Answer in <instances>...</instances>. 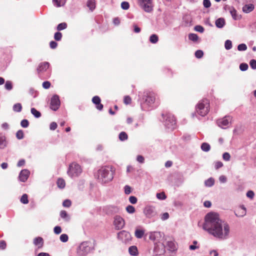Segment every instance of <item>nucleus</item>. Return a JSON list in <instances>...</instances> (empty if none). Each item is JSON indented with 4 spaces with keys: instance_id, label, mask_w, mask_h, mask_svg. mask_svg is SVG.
I'll list each match as a JSON object with an SVG mask.
<instances>
[{
    "instance_id": "864d4df0",
    "label": "nucleus",
    "mask_w": 256,
    "mask_h": 256,
    "mask_svg": "<svg viewBox=\"0 0 256 256\" xmlns=\"http://www.w3.org/2000/svg\"><path fill=\"white\" fill-rule=\"evenodd\" d=\"M222 158L226 161H228L230 160V156L228 152H224L222 154Z\"/></svg>"
},
{
    "instance_id": "de8ad7c7",
    "label": "nucleus",
    "mask_w": 256,
    "mask_h": 256,
    "mask_svg": "<svg viewBox=\"0 0 256 256\" xmlns=\"http://www.w3.org/2000/svg\"><path fill=\"white\" fill-rule=\"evenodd\" d=\"M248 64L246 63H242L240 65V69L242 71H246L248 69Z\"/></svg>"
},
{
    "instance_id": "a878e982",
    "label": "nucleus",
    "mask_w": 256,
    "mask_h": 256,
    "mask_svg": "<svg viewBox=\"0 0 256 256\" xmlns=\"http://www.w3.org/2000/svg\"><path fill=\"white\" fill-rule=\"evenodd\" d=\"M52 2L55 6L60 7L65 4L66 0H52Z\"/></svg>"
},
{
    "instance_id": "c03bdc74",
    "label": "nucleus",
    "mask_w": 256,
    "mask_h": 256,
    "mask_svg": "<svg viewBox=\"0 0 256 256\" xmlns=\"http://www.w3.org/2000/svg\"><path fill=\"white\" fill-rule=\"evenodd\" d=\"M60 239L61 242H68V237L66 234H61V236H60Z\"/></svg>"
},
{
    "instance_id": "0eeeda50",
    "label": "nucleus",
    "mask_w": 256,
    "mask_h": 256,
    "mask_svg": "<svg viewBox=\"0 0 256 256\" xmlns=\"http://www.w3.org/2000/svg\"><path fill=\"white\" fill-rule=\"evenodd\" d=\"M162 116L164 120V125L166 127L170 130H174L176 124L174 116L170 114H166L165 116L162 114Z\"/></svg>"
},
{
    "instance_id": "774afa93",
    "label": "nucleus",
    "mask_w": 256,
    "mask_h": 256,
    "mask_svg": "<svg viewBox=\"0 0 256 256\" xmlns=\"http://www.w3.org/2000/svg\"><path fill=\"white\" fill-rule=\"evenodd\" d=\"M50 48L52 49L56 48L58 46V44L54 41H51L50 43Z\"/></svg>"
},
{
    "instance_id": "e2e57ef3",
    "label": "nucleus",
    "mask_w": 256,
    "mask_h": 256,
    "mask_svg": "<svg viewBox=\"0 0 256 256\" xmlns=\"http://www.w3.org/2000/svg\"><path fill=\"white\" fill-rule=\"evenodd\" d=\"M54 231L56 234H58L62 232V228L60 226H56L54 228Z\"/></svg>"
},
{
    "instance_id": "423d86ee",
    "label": "nucleus",
    "mask_w": 256,
    "mask_h": 256,
    "mask_svg": "<svg viewBox=\"0 0 256 256\" xmlns=\"http://www.w3.org/2000/svg\"><path fill=\"white\" fill-rule=\"evenodd\" d=\"M67 172L71 178L78 176L82 172V168L79 164L74 162L70 165Z\"/></svg>"
},
{
    "instance_id": "4be33fe9",
    "label": "nucleus",
    "mask_w": 256,
    "mask_h": 256,
    "mask_svg": "<svg viewBox=\"0 0 256 256\" xmlns=\"http://www.w3.org/2000/svg\"><path fill=\"white\" fill-rule=\"evenodd\" d=\"M44 244V240L41 237H36L34 240V244L35 246H38V248L42 247Z\"/></svg>"
},
{
    "instance_id": "f8f14e48",
    "label": "nucleus",
    "mask_w": 256,
    "mask_h": 256,
    "mask_svg": "<svg viewBox=\"0 0 256 256\" xmlns=\"http://www.w3.org/2000/svg\"><path fill=\"white\" fill-rule=\"evenodd\" d=\"M114 224L116 229L119 230L124 227L125 222L122 217L120 216H116L114 218Z\"/></svg>"
},
{
    "instance_id": "4468645a",
    "label": "nucleus",
    "mask_w": 256,
    "mask_h": 256,
    "mask_svg": "<svg viewBox=\"0 0 256 256\" xmlns=\"http://www.w3.org/2000/svg\"><path fill=\"white\" fill-rule=\"evenodd\" d=\"M30 175V172L26 169L22 170L20 171L18 178L20 182H25L28 178Z\"/></svg>"
},
{
    "instance_id": "c9c22d12",
    "label": "nucleus",
    "mask_w": 256,
    "mask_h": 256,
    "mask_svg": "<svg viewBox=\"0 0 256 256\" xmlns=\"http://www.w3.org/2000/svg\"><path fill=\"white\" fill-rule=\"evenodd\" d=\"M224 48L226 50H229L232 48V42L231 40H228L225 42Z\"/></svg>"
},
{
    "instance_id": "79ce46f5",
    "label": "nucleus",
    "mask_w": 256,
    "mask_h": 256,
    "mask_svg": "<svg viewBox=\"0 0 256 256\" xmlns=\"http://www.w3.org/2000/svg\"><path fill=\"white\" fill-rule=\"evenodd\" d=\"M4 88L8 90H12V82L10 81L7 80L5 83Z\"/></svg>"
},
{
    "instance_id": "5fc2aeb1",
    "label": "nucleus",
    "mask_w": 256,
    "mask_h": 256,
    "mask_svg": "<svg viewBox=\"0 0 256 256\" xmlns=\"http://www.w3.org/2000/svg\"><path fill=\"white\" fill-rule=\"evenodd\" d=\"M124 193L126 194H129L132 192V188H131L130 186L128 185H126L124 186Z\"/></svg>"
},
{
    "instance_id": "2eb2a0df",
    "label": "nucleus",
    "mask_w": 256,
    "mask_h": 256,
    "mask_svg": "<svg viewBox=\"0 0 256 256\" xmlns=\"http://www.w3.org/2000/svg\"><path fill=\"white\" fill-rule=\"evenodd\" d=\"M246 208L244 205L240 206L234 212L235 215L238 217H243L246 214Z\"/></svg>"
},
{
    "instance_id": "e433bc0d",
    "label": "nucleus",
    "mask_w": 256,
    "mask_h": 256,
    "mask_svg": "<svg viewBox=\"0 0 256 256\" xmlns=\"http://www.w3.org/2000/svg\"><path fill=\"white\" fill-rule=\"evenodd\" d=\"M20 202L24 204H27L28 202V196L26 194H24L20 198Z\"/></svg>"
},
{
    "instance_id": "bb28decb",
    "label": "nucleus",
    "mask_w": 256,
    "mask_h": 256,
    "mask_svg": "<svg viewBox=\"0 0 256 256\" xmlns=\"http://www.w3.org/2000/svg\"><path fill=\"white\" fill-rule=\"evenodd\" d=\"M214 184V180L212 178H210L205 180L204 182V184L206 186L208 187H211Z\"/></svg>"
},
{
    "instance_id": "6e6552de",
    "label": "nucleus",
    "mask_w": 256,
    "mask_h": 256,
    "mask_svg": "<svg viewBox=\"0 0 256 256\" xmlns=\"http://www.w3.org/2000/svg\"><path fill=\"white\" fill-rule=\"evenodd\" d=\"M140 6L146 12H151L153 10L154 6L152 0H138Z\"/></svg>"
},
{
    "instance_id": "13d9d810",
    "label": "nucleus",
    "mask_w": 256,
    "mask_h": 256,
    "mask_svg": "<svg viewBox=\"0 0 256 256\" xmlns=\"http://www.w3.org/2000/svg\"><path fill=\"white\" fill-rule=\"evenodd\" d=\"M194 30L198 32H204V28L200 25H197L195 26Z\"/></svg>"
},
{
    "instance_id": "603ef678",
    "label": "nucleus",
    "mask_w": 256,
    "mask_h": 256,
    "mask_svg": "<svg viewBox=\"0 0 256 256\" xmlns=\"http://www.w3.org/2000/svg\"><path fill=\"white\" fill-rule=\"evenodd\" d=\"M204 52L202 50H197L195 52V56L196 58H200L202 57Z\"/></svg>"
},
{
    "instance_id": "72a5a7b5",
    "label": "nucleus",
    "mask_w": 256,
    "mask_h": 256,
    "mask_svg": "<svg viewBox=\"0 0 256 256\" xmlns=\"http://www.w3.org/2000/svg\"><path fill=\"white\" fill-rule=\"evenodd\" d=\"M158 40V36L156 34H153L150 38V41L152 44H156Z\"/></svg>"
},
{
    "instance_id": "f257e3e1",
    "label": "nucleus",
    "mask_w": 256,
    "mask_h": 256,
    "mask_svg": "<svg viewBox=\"0 0 256 256\" xmlns=\"http://www.w3.org/2000/svg\"><path fill=\"white\" fill-rule=\"evenodd\" d=\"M202 228L210 234L221 240L227 239L230 232L229 225L227 223L222 224L219 215L214 212L206 215Z\"/></svg>"
},
{
    "instance_id": "f3484780",
    "label": "nucleus",
    "mask_w": 256,
    "mask_h": 256,
    "mask_svg": "<svg viewBox=\"0 0 256 256\" xmlns=\"http://www.w3.org/2000/svg\"><path fill=\"white\" fill-rule=\"evenodd\" d=\"M50 64L48 62H41L38 65L37 68V72L39 74L42 72H44L46 70L49 68Z\"/></svg>"
},
{
    "instance_id": "c85d7f7f",
    "label": "nucleus",
    "mask_w": 256,
    "mask_h": 256,
    "mask_svg": "<svg viewBox=\"0 0 256 256\" xmlns=\"http://www.w3.org/2000/svg\"><path fill=\"white\" fill-rule=\"evenodd\" d=\"M58 186L60 188H64L65 187V181L62 178H58L56 182Z\"/></svg>"
},
{
    "instance_id": "f704fd0d",
    "label": "nucleus",
    "mask_w": 256,
    "mask_h": 256,
    "mask_svg": "<svg viewBox=\"0 0 256 256\" xmlns=\"http://www.w3.org/2000/svg\"><path fill=\"white\" fill-rule=\"evenodd\" d=\"M108 210L114 213H118L120 211V208L118 206H110Z\"/></svg>"
},
{
    "instance_id": "4c0bfd02",
    "label": "nucleus",
    "mask_w": 256,
    "mask_h": 256,
    "mask_svg": "<svg viewBox=\"0 0 256 256\" xmlns=\"http://www.w3.org/2000/svg\"><path fill=\"white\" fill-rule=\"evenodd\" d=\"M166 244L168 246L170 250L172 251L174 250L176 248L175 244L174 242L172 241H168L166 242Z\"/></svg>"
},
{
    "instance_id": "8fccbe9b",
    "label": "nucleus",
    "mask_w": 256,
    "mask_h": 256,
    "mask_svg": "<svg viewBox=\"0 0 256 256\" xmlns=\"http://www.w3.org/2000/svg\"><path fill=\"white\" fill-rule=\"evenodd\" d=\"M62 38V34L60 32H56L54 34V38L56 40L60 41L61 40Z\"/></svg>"
},
{
    "instance_id": "3c124183",
    "label": "nucleus",
    "mask_w": 256,
    "mask_h": 256,
    "mask_svg": "<svg viewBox=\"0 0 256 256\" xmlns=\"http://www.w3.org/2000/svg\"><path fill=\"white\" fill-rule=\"evenodd\" d=\"M247 49V46L244 44H240L238 46V50L239 51H244Z\"/></svg>"
},
{
    "instance_id": "1a4fd4ad",
    "label": "nucleus",
    "mask_w": 256,
    "mask_h": 256,
    "mask_svg": "<svg viewBox=\"0 0 256 256\" xmlns=\"http://www.w3.org/2000/svg\"><path fill=\"white\" fill-rule=\"evenodd\" d=\"M232 117L230 116H226L222 118L217 120L216 123L218 126L222 128H226L229 124L231 123Z\"/></svg>"
},
{
    "instance_id": "20e7f679",
    "label": "nucleus",
    "mask_w": 256,
    "mask_h": 256,
    "mask_svg": "<svg viewBox=\"0 0 256 256\" xmlns=\"http://www.w3.org/2000/svg\"><path fill=\"white\" fill-rule=\"evenodd\" d=\"M210 104L208 100H203L196 106V112L202 116H206L210 110Z\"/></svg>"
},
{
    "instance_id": "ddd939ff",
    "label": "nucleus",
    "mask_w": 256,
    "mask_h": 256,
    "mask_svg": "<svg viewBox=\"0 0 256 256\" xmlns=\"http://www.w3.org/2000/svg\"><path fill=\"white\" fill-rule=\"evenodd\" d=\"M144 213L148 218H152L156 214L154 208L151 206H146L144 210Z\"/></svg>"
},
{
    "instance_id": "bf43d9fd",
    "label": "nucleus",
    "mask_w": 256,
    "mask_h": 256,
    "mask_svg": "<svg viewBox=\"0 0 256 256\" xmlns=\"http://www.w3.org/2000/svg\"><path fill=\"white\" fill-rule=\"evenodd\" d=\"M129 201L132 204H135L137 202V198L134 196H130L129 198Z\"/></svg>"
},
{
    "instance_id": "2f4dec72",
    "label": "nucleus",
    "mask_w": 256,
    "mask_h": 256,
    "mask_svg": "<svg viewBox=\"0 0 256 256\" xmlns=\"http://www.w3.org/2000/svg\"><path fill=\"white\" fill-rule=\"evenodd\" d=\"M31 113L36 118H39L41 116V114L40 112L38 111L35 108H32L30 110Z\"/></svg>"
},
{
    "instance_id": "49530a36",
    "label": "nucleus",
    "mask_w": 256,
    "mask_h": 256,
    "mask_svg": "<svg viewBox=\"0 0 256 256\" xmlns=\"http://www.w3.org/2000/svg\"><path fill=\"white\" fill-rule=\"evenodd\" d=\"M20 125L22 128H26L29 126V122L26 119L22 120L20 122Z\"/></svg>"
},
{
    "instance_id": "dca6fc26",
    "label": "nucleus",
    "mask_w": 256,
    "mask_h": 256,
    "mask_svg": "<svg viewBox=\"0 0 256 256\" xmlns=\"http://www.w3.org/2000/svg\"><path fill=\"white\" fill-rule=\"evenodd\" d=\"M100 98L98 96H94L92 99V102L96 105V108L99 110H102L103 108V105L100 103Z\"/></svg>"
},
{
    "instance_id": "37998d69",
    "label": "nucleus",
    "mask_w": 256,
    "mask_h": 256,
    "mask_svg": "<svg viewBox=\"0 0 256 256\" xmlns=\"http://www.w3.org/2000/svg\"><path fill=\"white\" fill-rule=\"evenodd\" d=\"M121 8L124 10H127L130 8V4L127 2H123L121 3Z\"/></svg>"
},
{
    "instance_id": "b1692460",
    "label": "nucleus",
    "mask_w": 256,
    "mask_h": 256,
    "mask_svg": "<svg viewBox=\"0 0 256 256\" xmlns=\"http://www.w3.org/2000/svg\"><path fill=\"white\" fill-rule=\"evenodd\" d=\"M60 216L66 222H68L70 220V217L66 210H62L60 212Z\"/></svg>"
},
{
    "instance_id": "9b49d317",
    "label": "nucleus",
    "mask_w": 256,
    "mask_h": 256,
    "mask_svg": "<svg viewBox=\"0 0 256 256\" xmlns=\"http://www.w3.org/2000/svg\"><path fill=\"white\" fill-rule=\"evenodd\" d=\"M118 238L123 242L126 243L131 240V235L128 232L122 230L118 234Z\"/></svg>"
},
{
    "instance_id": "c756f323",
    "label": "nucleus",
    "mask_w": 256,
    "mask_h": 256,
    "mask_svg": "<svg viewBox=\"0 0 256 256\" xmlns=\"http://www.w3.org/2000/svg\"><path fill=\"white\" fill-rule=\"evenodd\" d=\"M118 138L121 141H124L127 140L128 138V136L126 133L124 132H122L120 133L118 136Z\"/></svg>"
},
{
    "instance_id": "aec40b11",
    "label": "nucleus",
    "mask_w": 256,
    "mask_h": 256,
    "mask_svg": "<svg viewBox=\"0 0 256 256\" xmlns=\"http://www.w3.org/2000/svg\"><path fill=\"white\" fill-rule=\"evenodd\" d=\"M254 8L253 4H248L244 5L242 8V11L245 13H249L252 12Z\"/></svg>"
},
{
    "instance_id": "ea45409f",
    "label": "nucleus",
    "mask_w": 256,
    "mask_h": 256,
    "mask_svg": "<svg viewBox=\"0 0 256 256\" xmlns=\"http://www.w3.org/2000/svg\"><path fill=\"white\" fill-rule=\"evenodd\" d=\"M67 27V24L66 22H62L58 24L57 26L58 30H62L66 29Z\"/></svg>"
},
{
    "instance_id": "a211bd4d",
    "label": "nucleus",
    "mask_w": 256,
    "mask_h": 256,
    "mask_svg": "<svg viewBox=\"0 0 256 256\" xmlns=\"http://www.w3.org/2000/svg\"><path fill=\"white\" fill-rule=\"evenodd\" d=\"M8 144L6 136L2 134H0V149L5 148Z\"/></svg>"
},
{
    "instance_id": "69168bd1",
    "label": "nucleus",
    "mask_w": 256,
    "mask_h": 256,
    "mask_svg": "<svg viewBox=\"0 0 256 256\" xmlns=\"http://www.w3.org/2000/svg\"><path fill=\"white\" fill-rule=\"evenodd\" d=\"M254 194L252 190H248L246 193L247 197L249 198L250 199H252L254 197Z\"/></svg>"
},
{
    "instance_id": "412c9836",
    "label": "nucleus",
    "mask_w": 256,
    "mask_h": 256,
    "mask_svg": "<svg viewBox=\"0 0 256 256\" xmlns=\"http://www.w3.org/2000/svg\"><path fill=\"white\" fill-rule=\"evenodd\" d=\"M128 252L130 255L134 256H136L138 254V248L135 246H130L128 248Z\"/></svg>"
},
{
    "instance_id": "7c9ffc66",
    "label": "nucleus",
    "mask_w": 256,
    "mask_h": 256,
    "mask_svg": "<svg viewBox=\"0 0 256 256\" xmlns=\"http://www.w3.org/2000/svg\"><path fill=\"white\" fill-rule=\"evenodd\" d=\"M13 110L16 112H20L22 110V106L20 103L14 104L12 107Z\"/></svg>"
},
{
    "instance_id": "0e129e2a",
    "label": "nucleus",
    "mask_w": 256,
    "mask_h": 256,
    "mask_svg": "<svg viewBox=\"0 0 256 256\" xmlns=\"http://www.w3.org/2000/svg\"><path fill=\"white\" fill-rule=\"evenodd\" d=\"M203 4L206 8H208L210 6L211 3L210 0H204Z\"/></svg>"
},
{
    "instance_id": "39448f33",
    "label": "nucleus",
    "mask_w": 256,
    "mask_h": 256,
    "mask_svg": "<svg viewBox=\"0 0 256 256\" xmlns=\"http://www.w3.org/2000/svg\"><path fill=\"white\" fill-rule=\"evenodd\" d=\"M91 243L84 242L80 244L77 250V254L79 256H85L92 250Z\"/></svg>"
},
{
    "instance_id": "5701e85b",
    "label": "nucleus",
    "mask_w": 256,
    "mask_h": 256,
    "mask_svg": "<svg viewBox=\"0 0 256 256\" xmlns=\"http://www.w3.org/2000/svg\"><path fill=\"white\" fill-rule=\"evenodd\" d=\"M87 6L90 8L91 11L94 10L96 8V2L95 0H88L87 2Z\"/></svg>"
},
{
    "instance_id": "f03ea898",
    "label": "nucleus",
    "mask_w": 256,
    "mask_h": 256,
    "mask_svg": "<svg viewBox=\"0 0 256 256\" xmlns=\"http://www.w3.org/2000/svg\"><path fill=\"white\" fill-rule=\"evenodd\" d=\"M114 172V170L112 166H104L98 170L95 176L99 182L104 184L112 180Z\"/></svg>"
},
{
    "instance_id": "a18cd8bd",
    "label": "nucleus",
    "mask_w": 256,
    "mask_h": 256,
    "mask_svg": "<svg viewBox=\"0 0 256 256\" xmlns=\"http://www.w3.org/2000/svg\"><path fill=\"white\" fill-rule=\"evenodd\" d=\"M156 198L160 200H164L166 198V196L164 192L157 193Z\"/></svg>"
},
{
    "instance_id": "7ed1b4c3",
    "label": "nucleus",
    "mask_w": 256,
    "mask_h": 256,
    "mask_svg": "<svg viewBox=\"0 0 256 256\" xmlns=\"http://www.w3.org/2000/svg\"><path fill=\"white\" fill-rule=\"evenodd\" d=\"M154 94L151 92H144L142 100L143 102L140 103L142 109L144 110H148L149 108L155 101Z\"/></svg>"
},
{
    "instance_id": "58836bf2",
    "label": "nucleus",
    "mask_w": 256,
    "mask_h": 256,
    "mask_svg": "<svg viewBox=\"0 0 256 256\" xmlns=\"http://www.w3.org/2000/svg\"><path fill=\"white\" fill-rule=\"evenodd\" d=\"M126 210L128 213L132 214L135 212L136 210L132 206L128 205L126 208Z\"/></svg>"
},
{
    "instance_id": "9d476101",
    "label": "nucleus",
    "mask_w": 256,
    "mask_h": 256,
    "mask_svg": "<svg viewBox=\"0 0 256 256\" xmlns=\"http://www.w3.org/2000/svg\"><path fill=\"white\" fill-rule=\"evenodd\" d=\"M60 100L58 95H54L50 100V108L54 110H58L60 106Z\"/></svg>"
},
{
    "instance_id": "6e6d98bb",
    "label": "nucleus",
    "mask_w": 256,
    "mask_h": 256,
    "mask_svg": "<svg viewBox=\"0 0 256 256\" xmlns=\"http://www.w3.org/2000/svg\"><path fill=\"white\" fill-rule=\"evenodd\" d=\"M250 65L251 68L253 70L256 69V60L252 59L251 60L250 62Z\"/></svg>"
},
{
    "instance_id": "680f3d73",
    "label": "nucleus",
    "mask_w": 256,
    "mask_h": 256,
    "mask_svg": "<svg viewBox=\"0 0 256 256\" xmlns=\"http://www.w3.org/2000/svg\"><path fill=\"white\" fill-rule=\"evenodd\" d=\"M223 166V164L220 161L216 162L214 164V168L216 170H218Z\"/></svg>"
},
{
    "instance_id": "6ab92c4d",
    "label": "nucleus",
    "mask_w": 256,
    "mask_h": 256,
    "mask_svg": "<svg viewBox=\"0 0 256 256\" xmlns=\"http://www.w3.org/2000/svg\"><path fill=\"white\" fill-rule=\"evenodd\" d=\"M216 26L219 28H222L226 24V22L224 18H218L215 22Z\"/></svg>"
},
{
    "instance_id": "09e8293b",
    "label": "nucleus",
    "mask_w": 256,
    "mask_h": 256,
    "mask_svg": "<svg viewBox=\"0 0 256 256\" xmlns=\"http://www.w3.org/2000/svg\"><path fill=\"white\" fill-rule=\"evenodd\" d=\"M72 205V202L70 200H65L62 202L64 207L70 208Z\"/></svg>"
},
{
    "instance_id": "393cba45",
    "label": "nucleus",
    "mask_w": 256,
    "mask_h": 256,
    "mask_svg": "<svg viewBox=\"0 0 256 256\" xmlns=\"http://www.w3.org/2000/svg\"><path fill=\"white\" fill-rule=\"evenodd\" d=\"M144 234V230H143L136 229L135 231V236L138 238H142Z\"/></svg>"
},
{
    "instance_id": "052dcab7",
    "label": "nucleus",
    "mask_w": 256,
    "mask_h": 256,
    "mask_svg": "<svg viewBox=\"0 0 256 256\" xmlns=\"http://www.w3.org/2000/svg\"><path fill=\"white\" fill-rule=\"evenodd\" d=\"M158 234H159V233L156 232H151L150 234L149 238L150 240L154 241L156 240V236Z\"/></svg>"
},
{
    "instance_id": "4d7b16f0",
    "label": "nucleus",
    "mask_w": 256,
    "mask_h": 256,
    "mask_svg": "<svg viewBox=\"0 0 256 256\" xmlns=\"http://www.w3.org/2000/svg\"><path fill=\"white\" fill-rule=\"evenodd\" d=\"M230 13L234 20H236V10L234 8H232L230 10Z\"/></svg>"
},
{
    "instance_id": "a19ab883",
    "label": "nucleus",
    "mask_w": 256,
    "mask_h": 256,
    "mask_svg": "<svg viewBox=\"0 0 256 256\" xmlns=\"http://www.w3.org/2000/svg\"><path fill=\"white\" fill-rule=\"evenodd\" d=\"M16 137L18 140H22L24 137V132L22 130H18L16 133Z\"/></svg>"
},
{
    "instance_id": "473e14b6",
    "label": "nucleus",
    "mask_w": 256,
    "mask_h": 256,
    "mask_svg": "<svg viewBox=\"0 0 256 256\" xmlns=\"http://www.w3.org/2000/svg\"><path fill=\"white\" fill-rule=\"evenodd\" d=\"M188 38L192 42H196L198 39V36L196 34L191 33L188 34Z\"/></svg>"
},
{
    "instance_id": "cd10ccee",
    "label": "nucleus",
    "mask_w": 256,
    "mask_h": 256,
    "mask_svg": "<svg viewBox=\"0 0 256 256\" xmlns=\"http://www.w3.org/2000/svg\"><path fill=\"white\" fill-rule=\"evenodd\" d=\"M200 148L204 152H208L210 150V146L208 143L203 142L201 144Z\"/></svg>"
},
{
    "instance_id": "338daca9",
    "label": "nucleus",
    "mask_w": 256,
    "mask_h": 256,
    "mask_svg": "<svg viewBox=\"0 0 256 256\" xmlns=\"http://www.w3.org/2000/svg\"><path fill=\"white\" fill-rule=\"evenodd\" d=\"M50 83L48 81H46L42 83V86L44 88L48 89L50 88Z\"/></svg>"
}]
</instances>
